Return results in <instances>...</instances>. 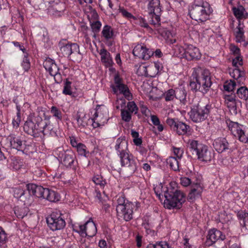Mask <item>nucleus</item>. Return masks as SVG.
I'll use <instances>...</instances> for the list:
<instances>
[{
	"mask_svg": "<svg viewBox=\"0 0 248 248\" xmlns=\"http://www.w3.org/2000/svg\"><path fill=\"white\" fill-rule=\"evenodd\" d=\"M50 116L44 111L38 112L32 119H28L24 125V131L33 137H38L40 133L44 135V129L50 124Z\"/></svg>",
	"mask_w": 248,
	"mask_h": 248,
	"instance_id": "obj_1",
	"label": "nucleus"
},
{
	"mask_svg": "<svg viewBox=\"0 0 248 248\" xmlns=\"http://www.w3.org/2000/svg\"><path fill=\"white\" fill-rule=\"evenodd\" d=\"M212 12L210 4L206 1H202L199 4H193L189 10V14L192 19L204 22L209 18Z\"/></svg>",
	"mask_w": 248,
	"mask_h": 248,
	"instance_id": "obj_2",
	"label": "nucleus"
},
{
	"mask_svg": "<svg viewBox=\"0 0 248 248\" xmlns=\"http://www.w3.org/2000/svg\"><path fill=\"white\" fill-rule=\"evenodd\" d=\"M165 200L164 207L170 209L171 208L180 209L186 201L184 193L178 189H170L164 193Z\"/></svg>",
	"mask_w": 248,
	"mask_h": 248,
	"instance_id": "obj_3",
	"label": "nucleus"
},
{
	"mask_svg": "<svg viewBox=\"0 0 248 248\" xmlns=\"http://www.w3.org/2000/svg\"><path fill=\"white\" fill-rule=\"evenodd\" d=\"M190 108L191 110L188 112L190 119L195 123H200L207 118L212 107L210 104L205 105L201 101H198Z\"/></svg>",
	"mask_w": 248,
	"mask_h": 248,
	"instance_id": "obj_4",
	"label": "nucleus"
},
{
	"mask_svg": "<svg viewBox=\"0 0 248 248\" xmlns=\"http://www.w3.org/2000/svg\"><path fill=\"white\" fill-rule=\"evenodd\" d=\"M192 76L202 88V93H206L212 84L210 71L200 67H195L193 69Z\"/></svg>",
	"mask_w": 248,
	"mask_h": 248,
	"instance_id": "obj_5",
	"label": "nucleus"
},
{
	"mask_svg": "<svg viewBox=\"0 0 248 248\" xmlns=\"http://www.w3.org/2000/svg\"><path fill=\"white\" fill-rule=\"evenodd\" d=\"M188 148L192 154L197 156L199 160L205 162L210 160V153L206 145L199 143L197 140H189Z\"/></svg>",
	"mask_w": 248,
	"mask_h": 248,
	"instance_id": "obj_6",
	"label": "nucleus"
},
{
	"mask_svg": "<svg viewBox=\"0 0 248 248\" xmlns=\"http://www.w3.org/2000/svg\"><path fill=\"white\" fill-rule=\"evenodd\" d=\"M46 222L49 228L53 231L62 230L66 225L65 221L59 211L52 212L46 218Z\"/></svg>",
	"mask_w": 248,
	"mask_h": 248,
	"instance_id": "obj_7",
	"label": "nucleus"
},
{
	"mask_svg": "<svg viewBox=\"0 0 248 248\" xmlns=\"http://www.w3.org/2000/svg\"><path fill=\"white\" fill-rule=\"evenodd\" d=\"M118 155L122 166L125 167V171L127 174L130 175L133 174L137 169V165L133 156L129 155L128 151L118 154Z\"/></svg>",
	"mask_w": 248,
	"mask_h": 248,
	"instance_id": "obj_8",
	"label": "nucleus"
},
{
	"mask_svg": "<svg viewBox=\"0 0 248 248\" xmlns=\"http://www.w3.org/2000/svg\"><path fill=\"white\" fill-rule=\"evenodd\" d=\"M140 203L136 204L127 201L126 204L123 206H120L116 209L118 216L123 217L126 221H128L133 218V210H135L140 206Z\"/></svg>",
	"mask_w": 248,
	"mask_h": 248,
	"instance_id": "obj_9",
	"label": "nucleus"
},
{
	"mask_svg": "<svg viewBox=\"0 0 248 248\" xmlns=\"http://www.w3.org/2000/svg\"><path fill=\"white\" fill-rule=\"evenodd\" d=\"M227 124L229 130L234 137L237 138L241 142L248 143V137L245 134L243 125L231 121L227 123Z\"/></svg>",
	"mask_w": 248,
	"mask_h": 248,
	"instance_id": "obj_10",
	"label": "nucleus"
},
{
	"mask_svg": "<svg viewBox=\"0 0 248 248\" xmlns=\"http://www.w3.org/2000/svg\"><path fill=\"white\" fill-rule=\"evenodd\" d=\"M181 56L188 61L197 60L201 58V53L199 49L192 45L179 48Z\"/></svg>",
	"mask_w": 248,
	"mask_h": 248,
	"instance_id": "obj_11",
	"label": "nucleus"
},
{
	"mask_svg": "<svg viewBox=\"0 0 248 248\" xmlns=\"http://www.w3.org/2000/svg\"><path fill=\"white\" fill-rule=\"evenodd\" d=\"M78 228V229H74V230L81 235H85L89 237H93L95 235L97 232L96 225L92 219H90L84 225H79Z\"/></svg>",
	"mask_w": 248,
	"mask_h": 248,
	"instance_id": "obj_12",
	"label": "nucleus"
},
{
	"mask_svg": "<svg viewBox=\"0 0 248 248\" xmlns=\"http://www.w3.org/2000/svg\"><path fill=\"white\" fill-rule=\"evenodd\" d=\"M215 149L219 153L225 151L232 152L235 149V146L229 143L226 138H218L215 139L213 143Z\"/></svg>",
	"mask_w": 248,
	"mask_h": 248,
	"instance_id": "obj_13",
	"label": "nucleus"
},
{
	"mask_svg": "<svg viewBox=\"0 0 248 248\" xmlns=\"http://www.w3.org/2000/svg\"><path fill=\"white\" fill-rule=\"evenodd\" d=\"M62 163L67 167L74 168L77 161H75L76 155L71 150L62 151L59 155Z\"/></svg>",
	"mask_w": 248,
	"mask_h": 248,
	"instance_id": "obj_14",
	"label": "nucleus"
},
{
	"mask_svg": "<svg viewBox=\"0 0 248 248\" xmlns=\"http://www.w3.org/2000/svg\"><path fill=\"white\" fill-rule=\"evenodd\" d=\"M134 56L143 60H148L154 54V51L148 49L143 45L138 44L133 50Z\"/></svg>",
	"mask_w": 248,
	"mask_h": 248,
	"instance_id": "obj_15",
	"label": "nucleus"
},
{
	"mask_svg": "<svg viewBox=\"0 0 248 248\" xmlns=\"http://www.w3.org/2000/svg\"><path fill=\"white\" fill-rule=\"evenodd\" d=\"M225 235L222 232L216 229H211L208 231L207 235L206 245L210 246L218 240L225 239Z\"/></svg>",
	"mask_w": 248,
	"mask_h": 248,
	"instance_id": "obj_16",
	"label": "nucleus"
},
{
	"mask_svg": "<svg viewBox=\"0 0 248 248\" xmlns=\"http://www.w3.org/2000/svg\"><path fill=\"white\" fill-rule=\"evenodd\" d=\"M10 146L18 151H23L26 146V141L22 140L20 137L14 134H10L7 138Z\"/></svg>",
	"mask_w": 248,
	"mask_h": 248,
	"instance_id": "obj_17",
	"label": "nucleus"
},
{
	"mask_svg": "<svg viewBox=\"0 0 248 248\" xmlns=\"http://www.w3.org/2000/svg\"><path fill=\"white\" fill-rule=\"evenodd\" d=\"M44 67L51 76L55 75L59 71L58 66L54 61L51 59H46L44 62Z\"/></svg>",
	"mask_w": 248,
	"mask_h": 248,
	"instance_id": "obj_18",
	"label": "nucleus"
},
{
	"mask_svg": "<svg viewBox=\"0 0 248 248\" xmlns=\"http://www.w3.org/2000/svg\"><path fill=\"white\" fill-rule=\"evenodd\" d=\"M14 196L18 199H19L21 202H24V204H29V202L28 200L29 194L27 192H25V190L21 187H16L13 190Z\"/></svg>",
	"mask_w": 248,
	"mask_h": 248,
	"instance_id": "obj_19",
	"label": "nucleus"
},
{
	"mask_svg": "<svg viewBox=\"0 0 248 248\" xmlns=\"http://www.w3.org/2000/svg\"><path fill=\"white\" fill-rule=\"evenodd\" d=\"M148 11L149 14H160L161 9L159 0H149L148 4Z\"/></svg>",
	"mask_w": 248,
	"mask_h": 248,
	"instance_id": "obj_20",
	"label": "nucleus"
},
{
	"mask_svg": "<svg viewBox=\"0 0 248 248\" xmlns=\"http://www.w3.org/2000/svg\"><path fill=\"white\" fill-rule=\"evenodd\" d=\"M70 59L73 61H80L81 59L79 46L76 43L70 44Z\"/></svg>",
	"mask_w": 248,
	"mask_h": 248,
	"instance_id": "obj_21",
	"label": "nucleus"
},
{
	"mask_svg": "<svg viewBox=\"0 0 248 248\" xmlns=\"http://www.w3.org/2000/svg\"><path fill=\"white\" fill-rule=\"evenodd\" d=\"M100 55L101 62L104 63L106 66H110L113 64L110 53L106 49H101Z\"/></svg>",
	"mask_w": 248,
	"mask_h": 248,
	"instance_id": "obj_22",
	"label": "nucleus"
},
{
	"mask_svg": "<svg viewBox=\"0 0 248 248\" xmlns=\"http://www.w3.org/2000/svg\"><path fill=\"white\" fill-rule=\"evenodd\" d=\"M187 93L184 88H177L175 90V98L180 100L183 105L187 103Z\"/></svg>",
	"mask_w": 248,
	"mask_h": 248,
	"instance_id": "obj_23",
	"label": "nucleus"
},
{
	"mask_svg": "<svg viewBox=\"0 0 248 248\" xmlns=\"http://www.w3.org/2000/svg\"><path fill=\"white\" fill-rule=\"evenodd\" d=\"M190 127L189 125H187L185 123L179 121L177 123V126L175 131L179 135H185L188 134L190 131Z\"/></svg>",
	"mask_w": 248,
	"mask_h": 248,
	"instance_id": "obj_24",
	"label": "nucleus"
},
{
	"mask_svg": "<svg viewBox=\"0 0 248 248\" xmlns=\"http://www.w3.org/2000/svg\"><path fill=\"white\" fill-rule=\"evenodd\" d=\"M43 199L50 202H57L60 200V196L55 191L46 188Z\"/></svg>",
	"mask_w": 248,
	"mask_h": 248,
	"instance_id": "obj_25",
	"label": "nucleus"
},
{
	"mask_svg": "<svg viewBox=\"0 0 248 248\" xmlns=\"http://www.w3.org/2000/svg\"><path fill=\"white\" fill-rule=\"evenodd\" d=\"M202 191V188L200 185H196L193 187L188 196V199L193 201L195 199L200 197Z\"/></svg>",
	"mask_w": 248,
	"mask_h": 248,
	"instance_id": "obj_26",
	"label": "nucleus"
},
{
	"mask_svg": "<svg viewBox=\"0 0 248 248\" xmlns=\"http://www.w3.org/2000/svg\"><path fill=\"white\" fill-rule=\"evenodd\" d=\"M237 217L243 227L248 230V213L243 210L238 212Z\"/></svg>",
	"mask_w": 248,
	"mask_h": 248,
	"instance_id": "obj_27",
	"label": "nucleus"
},
{
	"mask_svg": "<svg viewBox=\"0 0 248 248\" xmlns=\"http://www.w3.org/2000/svg\"><path fill=\"white\" fill-rule=\"evenodd\" d=\"M115 149L117 151L118 154L128 151L127 141L123 139L118 138L116 140Z\"/></svg>",
	"mask_w": 248,
	"mask_h": 248,
	"instance_id": "obj_28",
	"label": "nucleus"
},
{
	"mask_svg": "<svg viewBox=\"0 0 248 248\" xmlns=\"http://www.w3.org/2000/svg\"><path fill=\"white\" fill-rule=\"evenodd\" d=\"M14 102L16 104L17 112V118L15 120V119L13 121V125L14 127H17L19 126V123L20 122V109L21 108L22 104L19 102V99L17 97H16L13 100Z\"/></svg>",
	"mask_w": 248,
	"mask_h": 248,
	"instance_id": "obj_29",
	"label": "nucleus"
},
{
	"mask_svg": "<svg viewBox=\"0 0 248 248\" xmlns=\"http://www.w3.org/2000/svg\"><path fill=\"white\" fill-rule=\"evenodd\" d=\"M102 36L107 40L113 39L114 37V32L112 28L107 25L103 27L102 31Z\"/></svg>",
	"mask_w": 248,
	"mask_h": 248,
	"instance_id": "obj_30",
	"label": "nucleus"
},
{
	"mask_svg": "<svg viewBox=\"0 0 248 248\" xmlns=\"http://www.w3.org/2000/svg\"><path fill=\"white\" fill-rule=\"evenodd\" d=\"M163 69V66L161 63L159 62H154V65L149 68L150 72V76L155 77Z\"/></svg>",
	"mask_w": 248,
	"mask_h": 248,
	"instance_id": "obj_31",
	"label": "nucleus"
},
{
	"mask_svg": "<svg viewBox=\"0 0 248 248\" xmlns=\"http://www.w3.org/2000/svg\"><path fill=\"white\" fill-rule=\"evenodd\" d=\"M230 74L234 79H238L245 76V72L243 69L239 68H234L230 70Z\"/></svg>",
	"mask_w": 248,
	"mask_h": 248,
	"instance_id": "obj_32",
	"label": "nucleus"
},
{
	"mask_svg": "<svg viewBox=\"0 0 248 248\" xmlns=\"http://www.w3.org/2000/svg\"><path fill=\"white\" fill-rule=\"evenodd\" d=\"M10 166L15 170H19L23 166V162L21 159L16 158L15 156H11L10 158Z\"/></svg>",
	"mask_w": 248,
	"mask_h": 248,
	"instance_id": "obj_33",
	"label": "nucleus"
},
{
	"mask_svg": "<svg viewBox=\"0 0 248 248\" xmlns=\"http://www.w3.org/2000/svg\"><path fill=\"white\" fill-rule=\"evenodd\" d=\"M236 94L239 98L247 100L248 99V89L246 86L241 87L237 89Z\"/></svg>",
	"mask_w": 248,
	"mask_h": 248,
	"instance_id": "obj_34",
	"label": "nucleus"
},
{
	"mask_svg": "<svg viewBox=\"0 0 248 248\" xmlns=\"http://www.w3.org/2000/svg\"><path fill=\"white\" fill-rule=\"evenodd\" d=\"M167 163L170 168L174 171L179 170V163L175 157H169L167 160Z\"/></svg>",
	"mask_w": 248,
	"mask_h": 248,
	"instance_id": "obj_35",
	"label": "nucleus"
},
{
	"mask_svg": "<svg viewBox=\"0 0 248 248\" xmlns=\"http://www.w3.org/2000/svg\"><path fill=\"white\" fill-rule=\"evenodd\" d=\"M160 14H149L150 16L151 19L149 22L152 25H154L155 27H158L160 25Z\"/></svg>",
	"mask_w": 248,
	"mask_h": 248,
	"instance_id": "obj_36",
	"label": "nucleus"
},
{
	"mask_svg": "<svg viewBox=\"0 0 248 248\" xmlns=\"http://www.w3.org/2000/svg\"><path fill=\"white\" fill-rule=\"evenodd\" d=\"M60 50L62 55L65 57H70V44L60 43Z\"/></svg>",
	"mask_w": 248,
	"mask_h": 248,
	"instance_id": "obj_37",
	"label": "nucleus"
},
{
	"mask_svg": "<svg viewBox=\"0 0 248 248\" xmlns=\"http://www.w3.org/2000/svg\"><path fill=\"white\" fill-rule=\"evenodd\" d=\"M113 0H99V6L102 10L108 9V8L113 9Z\"/></svg>",
	"mask_w": 248,
	"mask_h": 248,
	"instance_id": "obj_38",
	"label": "nucleus"
},
{
	"mask_svg": "<svg viewBox=\"0 0 248 248\" xmlns=\"http://www.w3.org/2000/svg\"><path fill=\"white\" fill-rule=\"evenodd\" d=\"M21 65L25 72L28 71L30 69L31 63L30 59L28 58V53H26V54H24Z\"/></svg>",
	"mask_w": 248,
	"mask_h": 248,
	"instance_id": "obj_39",
	"label": "nucleus"
},
{
	"mask_svg": "<svg viewBox=\"0 0 248 248\" xmlns=\"http://www.w3.org/2000/svg\"><path fill=\"white\" fill-rule=\"evenodd\" d=\"M245 8L242 5L238 6L236 7H233L232 11L235 16L238 18L240 19L243 16Z\"/></svg>",
	"mask_w": 248,
	"mask_h": 248,
	"instance_id": "obj_40",
	"label": "nucleus"
},
{
	"mask_svg": "<svg viewBox=\"0 0 248 248\" xmlns=\"http://www.w3.org/2000/svg\"><path fill=\"white\" fill-rule=\"evenodd\" d=\"M71 82L67 78L64 81V85L62 93L65 95H71L72 93L71 91Z\"/></svg>",
	"mask_w": 248,
	"mask_h": 248,
	"instance_id": "obj_41",
	"label": "nucleus"
},
{
	"mask_svg": "<svg viewBox=\"0 0 248 248\" xmlns=\"http://www.w3.org/2000/svg\"><path fill=\"white\" fill-rule=\"evenodd\" d=\"M189 87L190 90L193 92H196L197 91L202 93V87L198 82L191 80L189 83Z\"/></svg>",
	"mask_w": 248,
	"mask_h": 248,
	"instance_id": "obj_42",
	"label": "nucleus"
},
{
	"mask_svg": "<svg viewBox=\"0 0 248 248\" xmlns=\"http://www.w3.org/2000/svg\"><path fill=\"white\" fill-rule=\"evenodd\" d=\"M90 23L92 31L94 33L93 36L95 37L96 33H98L100 31L101 27V23L98 21L93 22L90 21Z\"/></svg>",
	"mask_w": 248,
	"mask_h": 248,
	"instance_id": "obj_43",
	"label": "nucleus"
},
{
	"mask_svg": "<svg viewBox=\"0 0 248 248\" xmlns=\"http://www.w3.org/2000/svg\"><path fill=\"white\" fill-rule=\"evenodd\" d=\"M236 83L234 80H230V81H227L225 83L223 87L225 91L228 92H232L235 89Z\"/></svg>",
	"mask_w": 248,
	"mask_h": 248,
	"instance_id": "obj_44",
	"label": "nucleus"
},
{
	"mask_svg": "<svg viewBox=\"0 0 248 248\" xmlns=\"http://www.w3.org/2000/svg\"><path fill=\"white\" fill-rule=\"evenodd\" d=\"M127 109L131 114L134 113L137 114L138 110V108L134 101L128 102L126 105Z\"/></svg>",
	"mask_w": 248,
	"mask_h": 248,
	"instance_id": "obj_45",
	"label": "nucleus"
},
{
	"mask_svg": "<svg viewBox=\"0 0 248 248\" xmlns=\"http://www.w3.org/2000/svg\"><path fill=\"white\" fill-rule=\"evenodd\" d=\"M93 181L96 185H99L100 187H103L106 184V182L104 180L103 177L100 175H96L93 178Z\"/></svg>",
	"mask_w": 248,
	"mask_h": 248,
	"instance_id": "obj_46",
	"label": "nucleus"
},
{
	"mask_svg": "<svg viewBox=\"0 0 248 248\" xmlns=\"http://www.w3.org/2000/svg\"><path fill=\"white\" fill-rule=\"evenodd\" d=\"M46 188H44L43 186H38L37 188L35 189V192L33 195L35 196L38 198H42L44 197L45 192L46 190Z\"/></svg>",
	"mask_w": 248,
	"mask_h": 248,
	"instance_id": "obj_47",
	"label": "nucleus"
},
{
	"mask_svg": "<svg viewBox=\"0 0 248 248\" xmlns=\"http://www.w3.org/2000/svg\"><path fill=\"white\" fill-rule=\"evenodd\" d=\"M28 209L26 208H20L15 209V213L18 218H22L27 215Z\"/></svg>",
	"mask_w": 248,
	"mask_h": 248,
	"instance_id": "obj_48",
	"label": "nucleus"
},
{
	"mask_svg": "<svg viewBox=\"0 0 248 248\" xmlns=\"http://www.w3.org/2000/svg\"><path fill=\"white\" fill-rule=\"evenodd\" d=\"M51 113L53 116L60 120H62V113L56 107L53 106L51 108Z\"/></svg>",
	"mask_w": 248,
	"mask_h": 248,
	"instance_id": "obj_49",
	"label": "nucleus"
},
{
	"mask_svg": "<svg viewBox=\"0 0 248 248\" xmlns=\"http://www.w3.org/2000/svg\"><path fill=\"white\" fill-rule=\"evenodd\" d=\"M165 99L166 101L172 100L175 97V90L170 89L165 93Z\"/></svg>",
	"mask_w": 248,
	"mask_h": 248,
	"instance_id": "obj_50",
	"label": "nucleus"
},
{
	"mask_svg": "<svg viewBox=\"0 0 248 248\" xmlns=\"http://www.w3.org/2000/svg\"><path fill=\"white\" fill-rule=\"evenodd\" d=\"M121 116L122 120L126 122H129L131 119V113L128 110L122 109Z\"/></svg>",
	"mask_w": 248,
	"mask_h": 248,
	"instance_id": "obj_51",
	"label": "nucleus"
},
{
	"mask_svg": "<svg viewBox=\"0 0 248 248\" xmlns=\"http://www.w3.org/2000/svg\"><path fill=\"white\" fill-rule=\"evenodd\" d=\"M232 64L234 68H239V66H242L243 62L242 57L241 56H235L232 60Z\"/></svg>",
	"mask_w": 248,
	"mask_h": 248,
	"instance_id": "obj_52",
	"label": "nucleus"
},
{
	"mask_svg": "<svg viewBox=\"0 0 248 248\" xmlns=\"http://www.w3.org/2000/svg\"><path fill=\"white\" fill-rule=\"evenodd\" d=\"M237 31L235 32L236 37L237 39V41L241 42L244 41V32L243 29L241 28L239 26L237 28Z\"/></svg>",
	"mask_w": 248,
	"mask_h": 248,
	"instance_id": "obj_53",
	"label": "nucleus"
},
{
	"mask_svg": "<svg viewBox=\"0 0 248 248\" xmlns=\"http://www.w3.org/2000/svg\"><path fill=\"white\" fill-rule=\"evenodd\" d=\"M179 122V121L172 118H168L166 120L167 124L170 126L171 129L175 131L176 126L177 123Z\"/></svg>",
	"mask_w": 248,
	"mask_h": 248,
	"instance_id": "obj_54",
	"label": "nucleus"
},
{
	"mask_svg": "<svg viewBox=\"0 0 248 248\" xmlns=\"http://www.w3.org/2000/svg\"><path fill=\"white\" fill-rule=\"evenodd\" d=\"M7 239L6 233L3 229L0 226V246L5 244Z\"/></svg>",
	"mask_w": 248,
	"mask_h": 248,
	"instance_id": "obj_55",
	"label": "nucleus"
},
{
	"mask_svg": "<svg viewBox=\"0 0 248 248\" xmlns=\"http://www.w3.org/2000/svg\"><path fill=\"white\" fill-rule=\"evenodd\" d=\"M37 185L33 184H29L27 185V188L28 190V194H29V196L28 197V200H29L30 195H33L34 192H35V189L37 187Z\"/></svg>",
	"mask_w": 248,
	"mask_h": 248,
	"instance_id": "obj_56",
	"label": "nucleus"
},
{
	"mask_svg": "<svg viewBox=\"0 0 248 248\" xmlns=\"http://www.w3.org/2000/svg\"><path fill=\"white\" fill-rule=\"evenodd\" d=\"M146 248H169L168 245L166 243L162 242L156 243L155 244H149Z\"/></svg>",
	"mask_w": 248,
	"mask_h": 248,
	"instance_id": "obj_57",
	"label": "nucleus"
},
{
	"mask_svg": "<svg viewBox=\"0 0 248 248\" xmlns=\"http://www.w3.org/2000/svg\"><path fill=\"white\" fill-rule=\"evenodd\" d=\"M76 119L79 126L84 127L87 125V123L84 121L83 118H81L78 111L77 113Z\"/></svg>",
	"mask_w": 248,
	"mask_h": 248,
	"instance_id": "obj_58",
	"label": "nucleus"
},
{
	"mask_svg": "<svg viewBox=\"0 0 248 248\" xmlns=\"http://www.w3.org/2000/svg\"><path fill=\"white\" fill-rule=\"evenodd\" d=\"M120 12L121 13L122 15L123 16L129 19H135V16H134L130 13H129L127 12L125 9L124 8H120L119 9Z\"/></svg>",
	"mask_w": 248,
	"mask_h": 248,
	"instance_id": "obj_59",
	"label": "nucleus"
},
{
	"mask_svg": "<svg viewBox=\"0 0 248 248\" xmlns=\"http://www.w3.org/2000/svg\"><path fill=\"white\" fill-rule=\"evenodd\" d=\"M116 89L120 91V93H123L128 88L126 85L121 84L118 85L116 87H113V90L115 93L116 92Z\"/></svg>",
	"mask_w": 248,
	"mask_h": 248,
	"instance_id": "obj_60",
	"label": "nucleus"
},
{
	"mask_svg": "<svg viewBox=\"0 0 248 248\" xmlns=\"http://www.w3.org/2000/svg\"><path fill=\"white\" fill-rule=\"evenodd\" d=\"M76 148L78 152L80 155H85V146L84 144L81 143H78V145Z\"/></svg>",
	"mask_w": 248,
	"mask_h": 248,
	"instance_id": "obj_61",
	"label": "nucleus"
},
{
	"mask_svg": "<svg viewBox=\"0 0 248 248\" xmlns=\"http://www.w3.org/2000/svg\"><path fill=\"white\" fill-rule=\"evenodd\" d=\"M137 23L142 27L147 29L149 28V26L145 19L141 17L137 19Z\"/></svg>",
	"mask_w": 248,
	"mask_h": 248,
	"instance_id": "obj_62",
	"label": "nucleus"
},
{
	"mask_svg": "<svg viewBox=\"0 0 248 248\" xmlns=\"http://www.w3.org/2000/svg\"><path fill=\"white\" fill-rule=\"evenodd\" d=\"M126 202L124 197L120 196L117 200V205L116 209H118L120 206H124V204H126Z\"/></svg>",
	"mask_w": 248,
	"mask_h": 248,
	"instance_id": "obj_63",
	"label": "nucleus"
},
{
	"mask_svg": "<svg viewBox=\"0 0 248 248\" xmlns=\"http://www.w3.org/2000/svg\"><path fill=\"white\" fill-rule=\"evenodd\" d=\"M12 43L15 46L19 48V49L21 50L24 53V54H25L26 53H27L26 49L25 48L23 44L16 41H13L12 42Z\"/></svg>",
	"mask_w": 248,
	"mask_h": 248,
	"instance_id": "obj_64",
	"label": "nucleus"
}]
</instances>
